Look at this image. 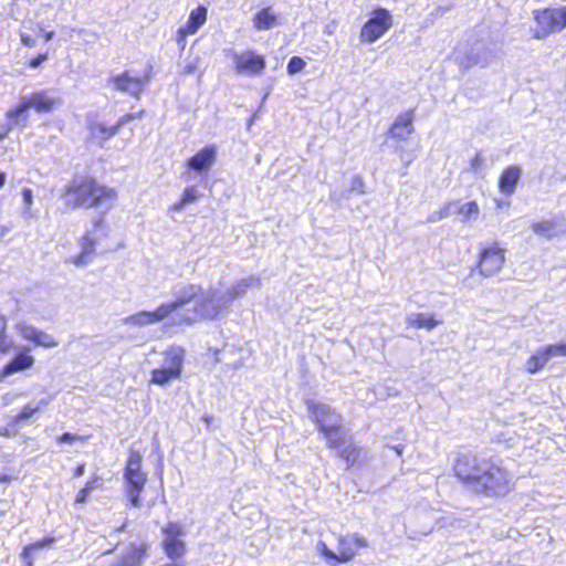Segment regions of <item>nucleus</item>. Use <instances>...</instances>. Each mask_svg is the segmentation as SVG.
<instances>
[{"mask_svg": "<svg viewBox=\"0 0 566 566\" xmlns=\"http://www.w3.org/2000/svg\"><path fill=\"white\" fill-rule=\"evenodd\" d=\"M321 433L327 440V448L329 449L337 450L352 440L350 437H346V431L339 421L331 424L329 427H324Z\"/></svg>", "mask_w": 566, "mask_h": 566, "instance_id": "nucleus-22", "label": "nucleus"}, {"mask_svg": "<svg viewBox=\"0 0 566 566\" xmlns=\"http://www.w3.org/2000/svg\"><path fill=\"white\" fill-rule=\"evenodd\" d=\"M305 67V61L300 56H292L287 63V72L295 74Z\"/></svg>", "mask_w": 566, "mask_h": 566, "instance_id": "nucleus-37", "label": "nucleus"}, {"mask_svg": "<svg viewBox=\"0 0 566 566\" xmlns=\"http://www.w3.org/2000/svg\"><path fill=\"white\" fill-rule=\"evenodd\" d=\"M144 114H145L144 111H139L136 113H127V114L123 115L122 117H119L115 124L118 125V129H119L127 122L140 118L144 116Z\"/></svg>", "mask_w": 566, "mask_h": 566, "instance_id": "nucleus-42", "label": "nucleus"}, {"mask_svg": "<svg viewBox=\"0 0 566 566\" xmlns=\"http://www.w3.org/2000/svg\"><path fill=\"white\" fill-rule=\"evenodd\" d=\"M192 302V316L181 319V323L187 325L197 321L217 319L222 312V307L213 302V293H207L200 284L188 283L177 291L172 301L161 303L153 311H139L128 316L126 323L138 327L157 324Z\"/></svg>", "mask_w": 566, "mask_h": 566, "instance_id": "nucleus-1", "label": "nucleus"}, {"mask_svg": "<svg viewBox=\"0 0 566 566\" xmlns=\"http://www.w3.org/2000/svg\"><path fill=\"white\" fill-rule=\"evenodd\" d=\"M102 485V478L94 473L84 483V485L76 492L74 497V504L80 505L88 500L90 493Z\"/></svg>", "mask_w": 566, "mask_h": 566, "instance_id": "nucleus-30", "label": "nucleus"}, {"mask_svg": "<svg viewBox=\"0 0 566 566\" xmlns=\"http://www.w3.org/2000/svg\"><path fill=\"white\" fill-rule=\"evenodd\" d=\"M13 480V476L8 474H0V483H9Z\"/></svg>", "mask_w": 566, "mask_h": 566, "instance_id": "nucleus-49", "label": "nucleus"}, {"mask_svg": "<svg viewBox=\"0 0 566 566\" xmlns=\"http://www.w3.org/2000/svg\"><path fill=\"white\" fill-rule=\"evenodd\" d=\"M452 471L458 482L476 495L502 497L512 489L504 468L490 459H480L475 454H458Z\"/></svg>", "mask_w": 566, "mask_h": 566, "instance_id": "nucleus-2", "label": "nucleus"}, {"mask_svg": "<svg viewBox=\"0 0 566 566\" xmlns=\"http://www.w3.org/2000/svg\"><path fill=\"white\" fill-rule=\"evenodd\" d=\"M60 198L64 211L111 208L118 199L114 187L101 182L91 174L74 175L63 187Z\"/></svg>", "mask_w": 566, "mask_h": 566, "instance_id": "nucleus-3", "label": "nucleus"}, {"mask_svg": "<svg viewBox=\"0 0 566 566\" xmlns=\"http://www.w3.org/2000/svg\"><path fill=\"white\" fill-rule=\"evenodd\" d=\"M125 494L133 507H140L142 493L147 483V473L143 471V455L139 450L130 448L124 467Z\"/></svg>", "mask_w": 566, "mask_h": 566, "instance_id": "nucleus-5", "label": "nucleus"}, {"mask_svg": "<svg viewBox=\"0 0 566 566\" xmlns=\"http://www.w3.org/2000/svg\"><path fill=\"white\" fill-rule=\"evenodd\" d=\"M310 412L313 416L319 432L323 431L324 427H329L331 424H333V419L339 418L337 415H335L333 409L321 403L311 405Z\"/></svg>", "mask_w": 566, "mask_h": 566, "instance_id": "nucleus-25", "label": "nucleus"}, {"mask_svg": "<svg viewBox=\"0 0 566 566\" xmlns=\"http://www.w3.org/2000/svg\"><path fill=\"white\" fill-rule=\"evenodd\" d=\"M392 25L394 17L391 12L387 8L376 6L360 27L359 40L366 44L374 43L382 38Z\"/></svg>", "mask_w": 566, "mask_h": 566, "instance_id": "nucleus-6", "label": "nucleus"}, {"mask_svg": "<svg viewBox=\"0 0 566 566\" xmlns=\"http://www.w3.org/2000/svg\"><path fill=\"white\" fill-rule=\"evenodd\" d=\"M85 463L82 462V463H78L74 469H73V478H80L84 474L85 472Z\"/></svg>", "mask_w": 566, "mask_h": 566, "instance_id": "nucleus-47", "label": "nucleus"}, {"mask_svg": "<svg viewBox=\"0 0 566 566\" xmlns=\"http://www.w3.org/2000/svg\"><path fill=\"white\" fill-rule=\"evenodd\" d=\"M21 558L23 560V566H33V552L28 547H23L21 552Z\"/></svg>", "mask_w": 566, "mask_h": 566, "instance_id": "nucleus-44", "label": "nucleus"}, {"mask_svg": "<svg viewBox=\"0 0 566 566\" xmlns=\"http://www.w3.org/2000/svg\"><path fill=\"white\" fill-rule=\"evenodd\" d=\"M549 359L551 357L546 347L544 346L542 348H538L527 358L525 364V370L532 375L536 374L545 367Z\"/></svg>", "mask_w": 566, "mask_h": 566, "instance_id": "nucleus-29", "label": "nucleus"}, {"mask_svg": "<svg viewBox=\"0 0 566 566\" xmlns=\"http://www.w3.org/2000/svg\"><path fill=\"white\" fill-rule=\"evenodd\" d=\"M163 534L165 537L161 547L166 556L171 560L178 562L187 553V545L181 539L185 534L184 526L178 522H168L163 527Z\"/></svg>", "mask_w": 566, "mask_h": 566, "instance_id": "nucleus-9", "label": "nucleus"}, {"mask_svg": "<svg viewBox=\"0 0 566 566\" xmlns=\"http://www.w3.org/2000/svg\"><path fill=\"white\" fill-rule=\"evenodd\" d=\"M367 538L358 533L339 535L337 537V553L333 552L325 542H318L317 552L325 562L332 566L352 562L360 549L367 548Z\"/></svg>", "mask_w": 566, "mask_h": 566, "instance_id": "nucleus-4", "label": "nucleus"}, {"mask_svg": "<svg viewBox=\"0 0 566 566\" xmlns=\"http://www.w3.org/2000/svg\"><path fill=\"white\" fill-rule=\"evenodd\" d=\"M479 213L480 208L475 201L465 202L457 209V214L463 222H468L471 219H476Z\"/></svg>", "mask_w": 566, "mask_h": 566, "instance_id": "nucleus-33", "label": "nucleus"}, {"mask_svg": "<svg viewBox=\"0 0 566 566\" xmlns=\"http://www.w3.org/2000/svg\"><path fill=\"white\" fill-rule=\"evenodd\" d=\"M20 39L22 44L29 49H33L36 45L35 38L29 33L21 32Z\"/></svg>", "mask_w": 566, "mask_h": 566, "instance_id": "nucleus-43", "label": "nucleus"}, {"mask_svg": "<svg viewBox=\"0 0 566 566\" xmlns=\"http://www.w3.org/2000/svg\"><path fill=\"white\" fill-rule=\"evenodd\" d=\"M6 184V174L0 171V188H2Z\"/></svg>", "mask_w": 566, "mask_h": 566, "instance_id": "nucleus-54", "label": "nucleus"}, {"mask_svg": "<svg viewBox=\"0 0 566 566\" xmlns=\"http://www.w3.org/2000/svg\"><path fill=\"white\" fill-rule=\"evenodd\" d=\"M407 324L411 328L420 329H433L440 324V321H438L433 315H427L423 313H418L415 315H411L407 318Z\"/></svg>", "mask_w": 566, "mask_h": 566, "instance_id": "nucleus-31", "label": "nucleus"}, {"mask_svg": "<svg viewBox=\"0 0 566 566\" xmlns=\"http://www.w3.org/2000/svg\"><path fill=\"white\" fill-rule=\"evenodd\" d=\"M29 102L25 97H22L21 101L9 108L6 113L7 118L13 124L24 125L29 119V111H30Z\"/></svg>", "mask_w": 566, "mask_h": 566, "instance_id": "nucleus-28", "label": "nucleus"}, {"mask_svg": "<svg viewBox=\"0 0 566 566\" xmlns=\"http://www.w3.org/2000/svg\"><path fill=\"white\" fill-rule=\"evenodd\" d=\"M23 196L28 202H31V191L29 189L23 190Z\"/></svg>", "mask_w": 566, "mask_h": 566, "instance_id": "nucleus-52", "label": "nucleus"}, {"mask_svg": "<svg viewBox=\"0 0 566 566\" xmlns=\"http://www.w3.org/2000/svg\"><path fill=\"white\" fill-rule=\"evenodd\" d=\"M192 69H193L192 66H188L187 72L190 73L192 71Z\"/></svg>", "mask_w": 566, "mask_h": 566, "instance_id": "nucleus-56", "label": "nucleus"}, {"mask_svg": "<svg viewBox=\"0 0 566 566\" xmlns=\"http://www.w3.org/2000/svg\"><path fill=\"white\" fill-rule=\"evenodd\" d=\"M14 348V344L8 334V321L0 315V355H6Z\"/></svg>", "mask_w": 566, "mask_h": 566, "instance_id": "nucleus-32", "label": "nucleus"}, {"mask_svg": "<svg viewBox=\"0 0 566 566\" xmlns=\"http://www.w3.org/2000/svg\"><path fill=\"white\" fill-rule=\"evenodd\" d=\"M412 122V111H407L400 114L389 127V136L396 140H406L413 132Z\"/></svg>", "mask_w": 566, "mask_h": 566, "instance_id": "nucleus-19", "label": "nucleus"}, {"mask_svg": "<svg viewBox=\"0 0 566 566\" xmlns=\"http://www.w3.org/2000/svg\"><path fill=\"white\" fill-rule=\"evenodd\" d=\"M149 80V74H145L143 76H133L130 72L126 70L120 74L112 76L109 78V83L114 90L122 93H127L135 98H139V96L144 93Z\"/></svg>", "mask_w": 566, "mask_h": 566, "instance_id": "nucleus-12", "label": "nucleus"}, {"mask_svg": "<svg viewBox=\"0 0 566 566\" xmlns=\"http://www.w3.org/2000/svg\"><path fill=\"white\" fill-rule=\"evenodd\" d=\"M87 437L78 436L75 433L64 432L56 437L57 443H74L76 441H85Z\"/></svg>", "mask_w": 566, "mask_h": 566, "instance_id": "nucleus-39", "label": "nucleus"}, {"mask_svg": "<svg viewBox=\"0 0 566 566\" xmlns=\"http://www.w3.org/2000/svg\"><path fill=\"white\" fill-rule=\"evenodd\" d=\"M521 177V169L517 166H509L502 170L499 177V189L504 195H512L515 191Z\"/></svg>", "mask_w": 566, "mask_h": 566, "instance_id": "nucleus-23", "label": "nucleus"}, {"mask_svg": "<svg viewBox=\"0 0 566 566\" xmlns=\"http://www.w3.org/2000/svg\"><path fill=\"white\" fill-rule=\"evenodd\" d=\"M549 357L566 356V343L551 344L545 346Z\"/></svg>", "mask_w": 566, "mask_h": 566, "instance_id": "nucleus-41", "label": "nucleus"}, {"mask_svg": "<svg viewBox=\"0 0 566 566\" xmlns=\"http://www.w3.org/2000/svg\"><path fill=\"white\" fill-rule=\"evenodd\" d=\"M43 38H44V41H46V42L50 41L53 38V32L52 31L44 32Z\"/></svg>", "mask_w": 566, "mask_h": 566, "instance_id": "nucleus-53", "label": "nucleus"}, {"mask_svg": "<svg viewBox=\"0 0 566 566\" xmlns=\"http://www.w3.org/2000/svg\"><path fill=\"white\" fill-rule=\"evenodd\" d=\"M207 13V8L202 4L191 10L187 22L176 32V41L181 48L185 46L187 36L195 34L206 23Z\"/></svg>", "mask_w": 566, "mask_h": 566, "instance_id": "nucleus-14", "label": "nucleus"}, {"mask_svg": "<svg viewBox=\"0 0 566 566\" xmlns=\"http://www.w3.org/2000/svg\"><path fill=\"white\" fill-rule=\"evenodd\" d=\"M229 54L232 57L233 67L238 74L259 76L266 67L265 56L255 50L248 49L240 52L231 50Z\"/></svg>", "mask_w": 566, "mask_h": 566, "instance_id": "nucleus-8", "label": "nucleus"}, {"mask_svg": "<svg viewBox=\"0 0 566 566\" xmlns=\"http://www.w3.org/2000/svg\"><path fill=\"white\" fill-rule=\"evenodd\" d=\"M80 252L70 258V262L75 266H84L88 264L96 254L97 241L91 232L82 234L78 241Z\"/></svg>", "mask_w": 566, "mask_h": 566, "instance_id": "nucleus-17", "label": "nucleus"}, {"mask_svg": "<svg viewBox=\"0 0 566 566\" xmlns=\"http://www.w3.org/2000/svg\"><path fill=\"white\" fill-rule=\"evenodd\" d=\"M532 230L544 238L552 239L566 232L559 219L541 220L532 224Z\"/></svg>", "mask_w": 566, "mask_h": 566, "instance_id": "nucleus-24", "label": "nucleus"}, {"mask_svg": "<svg viewBox=\"0 0 566 566\" xmlns=\"http://www.w3.org/2000/svg\"><path fill=\"white\" fill-rule=\"evenodd\" d=\"M217 158V147L214 145H208L191 157L187 159L185 163V167L188 170L201 174L207 172L211 166L214 164Z\"/></svg>", "mask_w": 566, "mask_h": 566, "instance_id": "nucleus-15", "label": "nucleus"}, {"mask_svg": "<svg viewBox=\"0 0 566 566\" xmlns=\"http://www.w3.org/2000/svg\"><path fill=\"white\" fill-rule=\"evenodd\" d=\"M49 52L45 51V52H40L38 53L36 55L32 56L31 59L28 60L27 62V65L30 67V69H38L40 66H42V64L48 61L49 59Z\"/></svg>", "mask_w": 566, "mask_h": 566, "instance_id": "nucleus-38", "label": "nucleus"}, {"mask_svg": "<svg viewBox=\"0 0 566 566\" xmlns=\"http://www.w3.org/2000/svg\"><path fill=\"white\" fill-rule=\"evenodd\" d=\"M118 125H106L104 123H91L88 125L90 138L99 144L108 140L118 133Z\"/></svg>", "mask_w": 566, "mask_h": 566, "instance_id": "nucleus-27", "label": "nucleus"}, {"mask_svg": "<svg viewBox=\"0 0 566 566\" xmlns=\"http://www.w3.org/2000/svg\"><path fill=\"white\" fill-rule=\"evenodd\" d=\"M186 352L180 346H170L164 352L168 367L155 368L150 373V384L165 386L182 375Z\"/></svg>", "mask_w": 566, "mask_h": 566, "instance_id": "nucleus-7", "label": "nucleus"}, {"mask_svg": "<svg viewBox=\"0 0 566 566\" xmlns=\"http://www.w3.org/2000/svg\"><path fill=\"white\" fill-rule=\"evenodd\" d=\"M337 457L345 463L346 469H353L363 463V450L353 440L337 449Z\"/></svg>", "mask_w": 566, "mask_h": 566, "instance_id": "nucleus-21", "label": "nucleus"}, {"mask_svg": "<svg viewBox=\"0 0 566 566\" xmlns=\"http://www.w3.org/2000/svg\"><path fill=\"white\" fill-rule=\"evenodd\" d=\"M40 410V407H33L31 405L23 406L20 411L11 419L12 426H18L21 422H24L32 418L38 411Z\"/></svg>", "mask_w": 566, "mask_h": 566, "instance_id": "nucleus-36", "label": "nucleus"}, {"mask_svg": "<svg viewBox=\"0 0 566 566\" xmlns=\"http://www.w3.org/2000/svg\"><path fill=\"white\" fill-rule=\"evenodd\" d=\"M102 223H103V219H102V218H97V219L94 221V226H95V227H99V226H102Z\"/></svg>", "mask_w": 566, "mask_h": 566, "instance_id": "nucleus-55", "label": "nucleus"}, {"mask_svg": "<svg viewBox=\"0 0 566 566\" xmlns=\"http://www.w3.org/2000/svg\"><path fill=\"white\" fill-rule=\"evenodd\" d=\"M504 262L505 250L494 242L481 250L476 269L482 276L490 277L503 268Z\"/></svg>", "mask_w": 566, "mask_h": 566, "instance_id": "nucleus-10", "label": "nucleus"}, {"mask_svg": "<svg viewBox=\"0 0 566 566\" xmlns=\"http://www.w3.org/2000/svg\"><path fill=\"white\" fill-rule=\"evenodd\" d=\"M252 23L256 31H264L277 25L279 18L271 7H264L253 15Z\"/></svg>", "mask_w": 566, "mask_h": 566, "instance_id": "nucleus-26", "label": "nucleus"}, {"mask_svg": "<svg viewBox=\"0 0 566 566\" xmlns=\"http://www.w3.org/2000/svg\"><path fill=\"white\" fill-rule=\"evenodd\" d=\"M10 130H11V126L9 124L1 126L0 140H3L9 135Z\"/></svg>", "mask_w": 566, "mask_h": 566, "instance_id": "nucleus-48", "label": "nucleus"}, {"mask_svg": "<svg viewBox=\"0 0 566 566\" xmlns=\"http://www.w3.org/2000/svg\"><path fill=\"white\" fill-rule=\"evenodd\" d=\"M199 198V193L197 189L193 186L186 187L184 189V192L178 201H176L172 205V209L176 211H180L184 209L187 205L196 201Z\"/></svg>", "mask_w": 566, "mask_h": 566, "instance_id": "nucleus-34", "label": "nucleus"}, {"mask_svg": "<svg viewBox=\"0 0 566 566\" xmlns=\"http://www.w3.org/2000/svg\"><path fill=\"white\" fill-rule=\"evenodd\" d=\"M18 329L24 339L33 343L36 346L52 348L57 345V342L54 339L53 336L43 331L36 329L33 326L19 325Z\"/></svg>", "mask_w": 566, "mask_h": 566, "instance_id": "nucleus-20", "label": "nucleus"}, {"mask_svg": "<svg viewBox=\"0 0 566 566\" xmlns=\"http://www.w3.org/2000/svg\"><path fill=\"white\" fill-rule=\"evenodd\" d=\"M30 108L38 114H51L62 105V98L49 90H39L27 96Z\"/></svg>", "mask_w": 566, "mask_h": 566, "instance_id": "nucleus-13", "label": "nucleus"}, {"mask_svg": "<svg viewBox=\"0 0 566 566\" xmlns=\"http://www.w3.org/2000/svg\"><path fill=\"white\" fill-rule=\"evenodd\" d=\"M34 365V358L29 353V348L21 349L1 368L2 376H9L19 371L27 370Z\"/></svg>", "mask_w": 566, "mask_h": 566, "instance_id": "nucleus-18", "label": "nucleus"}, {"mask_svg": "<svg viewBox=\"0 0 566 566\" xmlns=\"http://www.w3.org/2000/svg\"><path fill=\"white\" fill-rule=\"evenodd\" d=\"M556 11L562 29L564 30L566 28V4L564 7L556 8Z\"/></svg>", "mask_w": 566, "mask_h": 566, "instance_id": "nucleus-46", "label": "nucleus"}, {"mask_svg": "<svg viewBox=\"0 0 566 566\" xmlns=\"http://www.w3.org/2000/svg\"><path fill=\"white\" fill-rule=\"evenodd\" d=\"M148 552L149 545L146 542L130 543L126 552L112 566H142Z\"/></svg>", "mask_w": 566, "mask_h": 566, "instance_id": "nucleus-16", "label": "nucleus"}, {"mask_svg": "<svg viewBox=\"0 0 566 566\" xmlns=\"http://www.w3.org/2000/svg\"><path fill=\"white\" fill-rule=\"evenodd\" d=\"M482 164H483V158L480 154H475L474 157H472L470 160V167L473 170L480 169Z\"/></svg>", "mask_w": 566, "mask_h": 566, "instance_id": "nucleus-45", "label": "nucleus"}, {"mask_svg": "<svg viewBox=\"0 0 566 566\" xmlns=\"http://www.w3.org/2000/svg\"><path fill=\"white\" fill-rule=\"evenodd\" d=\"M160 566H184V563L172 560L171 563H165V564H163Z\"/></svg>", "mask_w": 566, "mask_h": 566, "instance_id": "nucleus-51", "label": "nucleus"}, {"mask_svg": "<svg viewBox=\"0 0 566 566\" xmlns=\"http://www.w3.org/2000/svg\"><path fill=\"white\" fill-rule=\"evenodd\" d=\"M556 12V8L551 7L533 11L535 28L533 29L532 36L534 39L542 40L563 30Z\"/></svg>", "mask_w": 566, "mask_h": 566, "instance_id": "nucleus-11", "label": "nucleus"}, {"mask_svg": "<svg viewBox=\"0 0 566 566\" xmlns=\"http://www.w3.org/2000/svg\"><path fill=\"white\" fill-rule=\"evenodd\" d=\"M249 286L250 284L247 281H241L232 285L224 294V304L232 303L234 300L243 296Z\"/></svg>", "mask_w": 566, "mask_h": 566, "instance_id": "nucleus-35", "label": "nucleus"}, {"mask_svg": "<svg viewBox=\"0 0 566 566\" xmlns=\"http://www.w3.org/2000/svg\"><path fill=\"white\" fill-rule=\"evenodd\" d=\"M0 436L4 438L11 437V432L8 428H0Z\"/></svg>", "mask_w": 566, "mask_h": 566, "instance_id": "nucleus-50", "label": "nucleus"}, {"mask_svg": "<svg viewBox=\"0 0 566 566\" xmlns=\"http://www.w3.org/2000/svg\"><path fill=\"white\" fill-rule=\"evenodd\" d=\"M53 542H54L53 537L46 536V537H43L42 539H39V541H35L33 543L25 545V547H28L30 551H32L34 553L39 549L51 546L53 544Z\"/></svg>", "mask_w": 566, "mask_h": 566, "instance_id": "nucleus-40", "label": "nucleus"}]
</instances>
